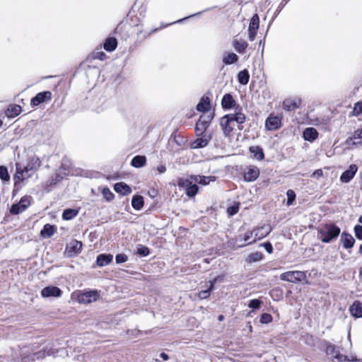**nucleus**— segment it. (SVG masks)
<instances>
[{"label": "nucleus", "mask_w": 362, "mask_h": 362, "mask_svg": "<svg viewBox=\"0 0 362 362\" xmlns=\"http://www.w3.org/2000/svg\"><path fill=\"white\" fill-rule=\"evenodd\" d=\"M113 259L110 254H100L97 257L96 262L99 267H103L110 264Z\"/></svg>", "instance_id": "26"}, {"label": "nucleus", "mask_w": 362, "mask_h": 362, "mask_svg": "<svg viewBox=\"0 0 362 362\" xmlns=\"http://www.w3.org/2000/svg\"><path fill=\"white\" fill-rule=\"evenodd\" d=\"M286 194L288 197L287 204L291 205L296 199V194L293 190L288 189L286 192Z\"/></svg>", "instance_id": "50"}, {"label": "nucleus", "mask_w": 362, "mask_h": 362, "mask_svg": "<svg viewBox=\"0 0 362 362\" xmlns=\"http://www.w3.org/2000/svg\"><path fill=\"white\" fill-rule=\"evenodd\" d=\"M318 136L317 131L313 127L305 128L303 132V137L305 141H314Z\"/></svg>", "instance_id": "18"}, {"label": "nucleus", "mask_w": 362, "mask_h": 362, "mask_svg": "<svg viewBox=\"0 0 362 362\" xmlns=\"http://www.w3.org/2000/svg\"><path fill=\"white\" fill-rule=\"evenodd\" d=\"M262 258H263L262 253L260 252H256L250 254L247 256V260L249 262H259V261L262 260Z\"/></svg>", "instance_id": "40"}, {"label": "nucleus", "mask_w": 362, "mask_h": 362, "mask_svg": "<svg viewBox=\"0 0 362 362\" xmlns=\"http://www.w3.org/2000/svg\"><path fill=\"white\" fill-rule=\"evenodd\" d=\"M259 175V170L255 166L249 167L244 173V180L246 182H253L257 179Z\"/></svg>", "instance_id": "15"}, {"label": "nucleus", "mask_w": 362, "mask_h": 362, "mask_svg": "<svg viewBox=\"0 0 362 362\" xmlns=\"http://www.w3.org/2000/svg\"><path fill=\"white\" fill-rule=\"evenodd\" d=\"M282 117L271 114L265 121V128L268 131H274L281 127Z\"/></svg>", "instance_id": "9"}, {"label": "nucleus", "mask_w": 362, "mask_h": 362, "mask_svg": "<svg viewBox=\"0 0 362 362\" xmlns=\"http://www.w3.org/2000/svg\"><path fill=\"white\" fill-rule=\"evenodd\" d=\"M250 79V74L247 69L240 71L238 74V81L242 85L248 83Z\"/></svg>", "instance_id": "34"}, {"label": "nucleus", "mask_w": 362, "mask_h": 362, "mask_svg": "<svg viewBox=\"0 0 362 362\" xmlns=\"http://www.w3.org/2000/svg\"><path fill=\"white\" fill-rule=\"evenodd\" d=\"M238 209H239L238 205H233V206L228 208L227 212L230 216H233L238 213Z\"/></svg>", "instance_id": "53"}, {"label": "nucleus", "mask_w": 362, "mask_h": 362, "mask_svg": "<svg viewBox=\"0 0 362 362\" xmlns=\"http://www.w3.org/2000/svg\"><path fill=\"white\" fill-rule=\"evenodd\" d=\"M34 355L37 359H40V358H45L46 355H48V356L53 355L54 356V353L52 351V349H49L47 351H46L45 350L40 351L35 353Z\"/></svg>", "instance_id": "45"}, {"label": "nucleus", "mask_w": 362, "mask_h": 362, "mask_svg": "<svg viewBox=\"0 0 362 362\" xmlns=\"http://www.w3.org/2000/svg\"><path fill=\"white\" fill-rule=\"evenodd\" d=\"M56 232V227L53 225L47 223L40 231V235L44 238L52 237Z\"/></svg>", "instance_id": "23"}, {"label": "nucleus", "mask_w": 362, "mask_h": 362, "mask_svg": "<svg viewBox=\"0 0 362 362\" xmlns=\"http://www.w3.org/2000/svg\"><path fill=\"white\" fill-rule=\"evenodd\" d=\"M8 110L11 112V116H17L21 112V107L20 105H15L8 108Z\"/></svg>", "instance_id": "47"}, {"label": "nucleus", "mask_w": 362, "mask_h": 362, "mask_svg": "<svg viewBox=\"0 0 362 362\" xmlns=\"http://www.w3.org/2000/svg\"><path fill=\"white\" fill-rule=\"evenodd\" d=\"M178 186L184 188L186 194L192 197L197 194L199 190V187L197 183L192 179V175L188 178H180L178 180Z\"/></svg>", "instance_id": "3"}, {"label": "nucleus", "mask_w": 362, "mask_h": 362, "mask_svg": "<svg viewBox=\"0 0 362 362\" xmlns=\"http://www.w3.org/2000/svg\"><path fill=\"white\" fill-rule=\"evenodd\" d=\"M235 111H236V122L238 124V129L240 130H242L243 128L242 124L245 122L246 117H245V114H243L241 112L240 107H236Z\"/></svg>", "instance_id": "35"}, {"label": "nucleus", "mask_w": 362, "mask_h": 362, "mask_svg": "<svg viewBox=\"0 0 362 362\" xmlns=\"http://www.w3.org/2000/svg\"><path fill=\"white\" fill-rule=\"evenodd\" d=\"M150 250L148 247L143 245H139L137 246V254L139 255L141 257H146L149 255Z\"/></svg>", "instance_id": "41"}, {"label": "nucleus", "mask_w": 362, "mask_h": 362, "mask_svg": "<svg viewBox=\"0 0 362 362\" xmlns=\"http://www.w3.org/2000/svg\"><path fill=\"white\" fill-rule=\"evenodd\" d=\"M359 275L362 276V267L360 269Z\"/></svg>", "instance_id": "64"}, {"label": "nucleus", "mask_w": 362, "mask_h": 362, "mask_svg": "<svg viewBox=\"0 0 362 362\" xmlns=\"http://www.w3.org/2000/svg\"><path fill=\"white\" fill-rule=\"evenodd\" d=\"M262 245L264 247L266 251L268 253H272V252L273 247H272V244L269 242L264 243Z\"/></svg>", "instance_id": "56"}, {"label": "nucleus", "mask_w": 362, "mask_h": 362, "mask_svg": "<svg viewBox=\"0 0 362 362\" xmlns=\"http://www.w3.org/2000/svg\"><path fill=\"white\" fill-rule=\"evenodd\" d=\"M213 116L211 115H202L199 118L195 125V132L197 136H202L209 127Z\"/></svg>", "instance_id": "5"}, {"label": "nucleus", "mask_w": 362, "mask_h": 362, "mask_svg": "<svg viewBox=\"0 0 362 362\" xmlns=\"http://www.w3.org/2000/svg\"><path fill=\"white\" fill-rule=\"evenodd\" d=\"M259 18L257 14H255L250 22L249 24V40L250 41H253L255 38V36L257 35V30L259 28Z\"/></svg>", "instance_id": "12"}, {"label": "nucleus", "mask_w": 362, "mask_h": 362, "mask_svg": "<svg viewBox=\"0 0 362 362\" xmlns=\"http://www.w3.org/2000/svg\"><path fill=\"white\" fill-rule=\"evenodd\" d=\"M322 175H323L322 170L321 169H318V170H315L313 173L312 177L314 178H319V177H322Z\"/></svg>", "instance_id": "57"}, {"label": "nucleus", "mask_w": 362, "mask_h": 362, "mask_svg": "<svg viewBox=\"0 0 362 362\" xmlns=\"http://www.w3.org/2000/svg\"><path fill=\"white\" fill-rule=\"evenodd\" d=\"M157 170H158L159 174H163V173H165L166 168H165V165H159V166L157 167Z\"/></svg>", "instance_id": "59"}, {"label": "nucleus", "mask_w": 362, "mask_h": 362, "mask_svg": "<svg viewBox=\"0 0 362 362\" xmlns=\"http://www.w3.org/2000/svg\"><path fill=\"white\" fill-rule=\"evenodd\" d=\"M114 189L122 195H127L132 193L131 187L124 182H117L114 185Z\"/></svg>", "instance_id": "20"}, {"label": "nucleus", "mask_w": 362, "mask_h": 362, "mask_svg": "<svg viewBox=\"0 0 362 362\" xmlns=\"http://www.w3.org/2000/svg\"><path fill=\"white\" fill-rule=\"evenodd\" d=\"M326 354L332 360H337V362H362L361 360L356 358L355 356L351 358L341 354L339 349L334 345L329 344L327 346Z\"/></svg>", "instance_id": "2"}, {"label": "nucleus", "mask_w": 362, "mask_h": 362, "mask_svg": "<svg viewBox=\"0 0 362 362\" xmlns=\"http://www.w3.org/2000/svg\"><path fill=\"white\" fill-rule=\"evenodd\" d=\"M40 166V161L37 158H32L27 163L26 166L23 167L25 170L33 173L37 170Z\"/></svg>", "instance_id": "30"}, {"label": "nucleus", "mask_w": 362, "mask_h": 362, "mask_svg": "<svg viewBox=\"0 0 362 362\" xmlns=\"http://www.w3.org/2000/svg\"><path fill=\"white\" fill-rule=\"evenodd\" d=\"M359 252L361 254H362V244L360 245V247H359Z\"/></svg>", "instance_id": "62"}, {"label": "nucleus", "mask_w": 362, "mask_h": 362, "mask_svg": "<svg viewBox=\"0 0 362 362\" xmlns=\"http://www.w3.org/2000/svg\"><path fill=\"white\" fill-rule=\"evenodd\" d=\"M272 320V317L269 313H264L261 315L260 322L262 324H267L271 322Z\"/></svg>", "instance_id": "48"}, {"label": "nucleus", "mask_w": 362, "mask_h": 362, "mask_svg": "<svg viewBox=\"0 0 362 362\" xmlns=\"http://www.w3.org/2000/svg\"><path fill=\"white\" fill-rule=\"evenodd\" d=\"M132 206L136 210H141L144 206V198L140 195H135L132 199Z\"/></svg>", "instance_id": "33"}, {"label": "nucleus", "mask_w": 362, "mask_h": 362, "mask_svg": "<svg viewBox=\"0 0 362 362\" xmlns=\"http://www.w3.org/2000/svg\"><path fill=\"white\" fill-rule=\"evenodd\" d=\"M233 45L235 49L240 54L245 53L246 48L247 47V42L242 39L240 40H234L233 42Z\"/></svg>", "instance_id": "27"}, {"label": "nucleus", "mask_w": 362, "mask_h": 362, "mask_svg": "<svg viewBox=\"0 0 362 362\" xmlns=\"http://www.w3.org/2000/svg\"><path fill=\"white\" fill-rule=\"evenodd\" d=\"M102 194L103 197L108 202L112 201L115 197L114 194L107 187L103 188Z\"/></svg>", "instance_id": "42"}, {"label": "nucleus", "mask_w": 362, "mask_h": 362, "mask_svg": "<svg viewBox=\"0 0 362 362\" xmlns=\"http://www.w3.org/2000/svg\"><path fill=\"white\" fill-rule=\"evenodd\" d=\"M146 163V158L144 156H136L131 161V165L134 168H141Z\"/></svg>", "instance_id": "31"}, {"label": "nucleus", "mask_w": 362, "mask_h": 362, "mask_svg": "<svg viewBox=\"0 0 362 362\" xmlns=\"http://www.w3.org/2000/svg\"><path fill=\"white\" fill-rule=\"evenodd\" d=\"M358 222L362 223V216H361L358 218Z\"/></svg>", "instance_id": "63"}, {"label": "nucleus", "mask_w": 362, "mask_h": 362, "mask_svg": "<svg viewBox=\"0 0 362 362\" xmlns=\"http://www.w3.org/2000/svg\"><path fill=\"white\" fill-rule=\"evenodd\" d=\"M160 357L163 360V361H168L169 359V356L167 354L164 353V352H162L160 354Z\"/></svg>", "instance_id": "60"}, {"label": "nucleus", "mask_w": 362, "mask_h": 362, "mask_svg": "<svg viewBox=\"0 0 362 362\" xmlns=\"http://www.w3.org/2000/svg\"><path fill=\"white\" fill-rule=\"evenodd\" d=\"M223 318H224V317H223V315H219V316H218V320H219V321H222V320H223Z\"/></svg>", "instance_id": "61"}, {"label": "nucleus", "mask_w": 362, "mask_h": 362, "mask_svg": "<svg viewBox=\"0 0 362 362\" xmlns=\"http://www.w3.org/2000/svg\"><path fill=\"white\" fill-rule=\"evenodd\" d=\"M221 105L223 109L229 110L235 106V101L230 94L227 93L223 95Z\"/></svg>", "instance_id": "24"}, {"label": "nucleus", "mask_w": 362, "mask_h": 362, "mask_svg": "<svg viewBox=\"0 0 362 362\" xmlns=\"http://www.w3.org/2000/svg\"><path fill=\"white\" fill-rule=\"evenodd\" d=\"M261 305V301L258 299H252L250 301L248 306L252 309H258Z\"/></svg>", "instance_id": "51"}, {"label": "nucleus", "mask_w": 362, "mask_h": 362, "mask_svg": "<svg viewBox=\"0 0 362 362\" xmlns=\"http://www.w3.org/2000/svg\"><path fill=\"white\" fill-rule=\"evenodd\" d=\"M52 93L49 91H44L37 93L32 100L31 104L37 106L42 103L51 99Z\"/></svg>", "instance_id": "16"}, {"label": "nucleus", "mask_w": 362, "mask_h": 362, "mask_svg": "<svg viewBox=\"0 0 362 362\" xmlns=\"http://www.w3.org/2000/svg\"><path fill=\"white\" fill-rule=\"evenodd\" d=\"M220 125L226 136H229L234 129V125L229 122V120L224 118V117L221 119Z\"/></svg>", "instance_id": "19"}, {"label": "nucleus", "mask_w": 362, "mask_h": 362, "mask_svg": "<svg viewBox=\"0 0 362 362\" xmlns=\"http://www.w3.org/2000/svg\"><path fill=\"white\" fill-rule=\"evenodd\" d=\"M210 109V99L208 96H203L197 105V110L199 112H205Z\"/></svg>", "instance_id": "22"}, {"label": "nucleus", "mask_w": 362, "mask_h": 362, "mask_svg": "<svg viewBox=\"0 0 362 362\" xmlns=\"http://www.w3.org/2000/svg\"><path fill=\"white\" fill-rule=\"evenodd\" d=\"M351 315L356 317H362V304L359 301H355L350 307Z\"/></svg>", "instance_id": "28"}, {"label": "nucleus", "mask_w": 362, "mask_h": 362, "mask_svg": "<svg viewBox=\"0 0 362 362\" xmlns=\"http://www.w3.org/2000/svg\"><path fill=\"white\" fill-rule=\"evenodd\" d=\"M192 179H193L196 183H198V184L202 185H206L209 184L210 182L214 180V177L192 175Z\"/></svg>", "instance_id": "29"}, {"label": "nucleus", "mask_w": 362, "mask_h": 362, "mask_svg": "<svg viewBox=\"0 0 362 362\" xmlns=\"http://www.w3.org/2000/svg\"><path fill=\"white\" fill-rule=\"evenodd\" d=\"M361 135H362V129L357 130L354 132L353 136L349 138V139L347 141L349 142H351V144L354 145L361 144V139H362Z\"/></svg>", "instance_id": "39"}, {"label": "nucleus", "mask_w": 362, "mask_h": 362, "mask_svg": "<svg viewBox=\"0 0 362 362\" xmlns=\"http://www.w3.org/2000/svg\"><path fill=\"white\" fill-rule=\"evenodd\" d=\"M362 114V101L357 102L355 103L352 115L354 116H358Z\"/></svg>", "instance_id": "44"}, {"label": "nucleus", "mask_w": 362, "mask_h": 362, "mask_svg": "<svg viewBox=\"0 0 362 362\" xmlns=\"http://www.w3.org/2000/svg\"><path fill=\"white\" fill-rule=\"evenodd\" d=\"M300 100L286 99L283 102V107L287 111L294 110L300 107Z\"/></svg>", "instance_id": "21"}, {"label": "nucleus", "mask_w": 362, "mask_h": 362, "mask_svg": "<svg viewBox=\"0 0 362 362\" xmlns=\"http://www.w3.org/2000/svg\"><path fill=\"white\" fill-rule=\"evenodd\" d=\"M238 60V57L236 54L230 52L226 54L223 58V62L226 64H232Z\"/></svg>", "instance_id": "36"}, {"label": "nucleus", "mask_w": 362, "mask_h": 362, "mask_svg": "<svg viewBox=\"0 0 362 362\" xmlns=\"http://www.w3.org/2000/svg\"><path fill=\"white\" fill-rule=\"evenodd\" d=\"M354 233H355L356 237L358 239L362 240V226H361V225L355 226Z\"/></svg>", "instance_id": "52"}, {"label": "nucleus", "mask_w": 362, "mask_h": 362, "mask_svg": "<svg viewBox=\"0 0 362 362\" xmlns=\"http://www.w3.org/2000/svg\"><path fill=\"white\" fill-rule=\"evenodd\" d=\"M0 178L4 181H8L10 176L5 166H0Z\"/></svg>", "instance_id": "43"}, {"label": "nucleus", "mask_w": 362, "mask_h": 362, "mask_svg": "<svg viewBox=\"0 0 362 362\" xmlns=\"http://www.w3.org/2000/svg\"><path fill=\"white\" fill-rule=\"evenodd\" d=\"M213 287H214V284H211L210 287L208 289L204 290V291H201L198 293L199 298L200 299H206V298H207L210 296V292H211V289L213 288Z\"/></svg>", "instance_id": "46"}, {"label": "nucleus", "mask_w": 362, "mask_h": 362, "mask_svg": "<svg viewBox=\"0 0 362 362\" xmlns=\"http://www.w3.org/2000/svg\"><path fill=\"white\" fill-rule=\"evenodd\" d=\"M357 171L358 166L356 164L350 165L349 168L340 175V181L344 183L349 182L354 178Z\"/></svg>", "instance_id": "11"}, {"label": "nucleus", "mask_w": 362, "mask_h": 362, "mask_svg": "<svg viewBox=\"0 0 362 362\" xmlns=\"http://www.w3.org/2000/svg\"><path fill=\"white\" fill-rule=\"evenodd\" d=\"M99 296L100 294L97 291H86L78 293L77 299L80 303L88 304L96 301Z\"/></svg>", "instance_id": "6"}, {"label": "nucleus", "mask_w": 362, "mask_h": 362, "mask_svg": "<svg viewBox=\"0 0 362 362\" xmlns=\"http://www.w3.org/2000/svg\"><path fill=\"white\" fill-rule=\"evenodd\" d=\"M30 204V197L24 196L23 197L18 203L12 205L10 209V213L13 215H18L24 211Z\"/></svg>", "instance_id": "7"}, {"label": "nucleus", "mask_w": 362, "mask_h": 362, "mask_svg": "<svg viewBox=\"0 0 362 362\" xmlns=\"http://www.w3.org/2000/svg\"><path fill=\"white\" fill-rule=\"evenodd\" d=\"M224 118L229 120V122L232 123L235 122H236V112L235 113L228 114L225 116H223Z\"/></svg>", "instance_id": "54"}, {"label": "nucleus", "mask_w": 362, "mask_h": 362, "mask_svg": "<svg viewBox=\"0 0 362 362\" xmlns=\"http://www.w3.org/2000/svg\"><path fill=\"white\" fill-rule=\"evenodd\" d=\"M251 238H252V240H253L254 239V235H250V232H249V233H247L245 234L244 238H243V240L245 241V242L247 241L249 243L250 241V240Z\"/></svg>", "instance_id": "58"}, {"label": "nucleus", "mask_w": 362, "mask_h": 362, "mask_svg": "<svg viewBox=\"0 0 362 362\" xmlns=\"http://www.w3.org/2000/svg\"><path fill=\"white\" fill-rule=\"evenodd\" d=\"M117 45V39L115 37H108L106 39L105 43H104V49L107 52H112L114 51Z\"/></svg>", "instance_id": "32"}, {"label": "nucleus", "mask_w": 362, "mask_h": 362, "mask_svg": "<svg viewBox=\"0 0 362 362\" xmlns=\"http://www.w3.org/2000/svg\"><path fill=\"white\" fill-rule=\"evenodd\" d=\"M81 250L82 243L76 240H72L66 245L65 253L71 257L80 253Z\"/></svg>", "instance_id": "10"}, {"label": "nucleus", "mask_w": 362, "mask_h": 362, "mask_svg": "<svg viewBox=\"0 0 362 362\" xmlns=\"http://www.w3.org/2000/svg\"><path fill=\"white\" fill-rule=\"evenodd\" d=\"M78 213L76 209H65L62 214V218L64 220H71L76 217Z\"/></svg>", "instance_id": "38"}, {"label": "nucleus", "mask_w": 362, "mask_h": 362, "mask_svg": "<svg viewBox=\"0 0 362 362\" xmlns=\"http://www.w3.org/2000/svg\"><path fill=\"white\" fill-rule=\"evenodd\" d=\"M211 139V134H204L200 138H197L194 140L191 145L192 148H200L206 146Z\"/></svg>", "instance_id": "17"}, {"label": "nucleus", "mask_w": 362, "mask_h": 362, "mask_svg": "<svg viewBox=\"0 0 362 362\" xmlns=\"http://www.w3.org/2000/svg\"><path fill=\"white\" fill-rule=\"evenodd\" d=\"M105 57H106V54L103 52H96L93 56V58L99 59L100 60H104L105 59Z\"/></svg>", "instance_id": "55"}, {"label": "nucleus", "mask_w": 362, "mask_h": 362, "mask_svg": "<svg viewBox=\"0 0 362 362\" xmlns=\"http://www.w3.org/2000/svg\"><path fill=\"white\" fill-rule=\"evenodd\" d=\"M306 278L305 274L301 271H289L280 275V279L291 283H298Z\"/></svg>", "instance_id": "4"}, {"label": "nucleus", "mask_w": 362, "mask_h": 362, "mask_svg": "<svg viewBox=\"0 0 362 362\" xmlns=\"http://www.w3.org/2000/svg\"><path fill=\"white\" fill-rule=\"evenodd\" d=\"M340 231V228L337 226L333 223L326 224L318 230V237L323 243H327L336 239Z\"/></svg>", "instance_id": "1"}, {"label": "nucleus", "mask_w": 362, "mask_h": 362, "mask_svg": "<svg viewBox=\"0 0 362 362\" xmlns=\"http://www.w3.org/2000/svg\"><path fill=\"white\" fill-rule=\"evenodd\" d=\"M341 241L343 243V246L346 249L351 248L354 246L355 240L353 236L349 233H343L341 237Z\"/></svg>", "instance_id": "25"}, {"label": "nucleus", "mask_w": 362, "mask_h": 362, "mask_svg": "<svg viewBox=\"0 0 362 362\" xmlns=\"http://www.w3.org/2000/svg\"><path fill=\"white\" fill-rule=\"evenodd\" d=\"M271 230L272 228L269 226H263L252 230L250 231V235H254V239L250 241L249 244L264 238L271 232Z\"/></svg>", "instance_id": "8"}, {"label": "nucleus", "mask_w": 362, "mask_h": 362, "mask_svg": "<svg viewBox=\"0 0 362 362\" xmlns=\"http://www.w3.org/2000/svg\"><path fill=\"white\" fill-rule=\"evenodd\" d=\"M250 151L259 160H261L264 158L263 150L259 146H251L250 148Z\"/></svg>", "instance_id": "37"}, {"label": "nucleus", "mask_w": 362, "mask_h": 362, "mask_svg": "<svg viewBox=\"0 0 362 362\" xmlns=\"http://www.w3.org/2000/svg\"><path fill=\"white\" fill-rule=\"evenodd\" d=\"M128 260V257L125 254H118L115 257V261L117 264H122L126 262Z\"/></svg>", "instance_id": "49"}, {"label": "nucleus", "mask_w": 362, "mask_h": 362, "mask_svg": "<svg viewBox=\"0 0 362 362\" xmlns=\"http://www.w3.org/2000/svg\"><path fill=\"white\" fill-rule=\"evenodd\" d=\"M31 175L32 173L30 171L22 168L20 164H16V173L14 176V180H16L15 185L18 182H23V180L29 178Z\"/></svg>", "instance_id": "13"}, {"label": "nucleus", "mask_w": 362, "mask_h": 362, "mask_svg": "<svg viewBox=\"0 0 362 362\" xmlns=\"http://www.w3.org/2000/svg\"><path fill=\"white\" fill-rule=\"evenodd\" d=\"M62 291L57 286H47L41 291V296L44 298L59 297L62 296Z\"/></svg>", "instance_id": "14"}]
</instances>
